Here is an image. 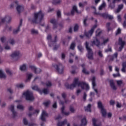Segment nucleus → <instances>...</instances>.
<instances>
[{
	"label": "nucleus",
	"instance_id": "1",
	"mask_svg": "<svg viewBox=\"0 0 126 126\" xmlns=\"http://www.w3.org/2000/svg\"><path fill=\"white\" fill-rule=\"evenodd\" d=\"M77 85L78 86H80L83 90L85 89V87L86 90H89L90 89L89 85H88V84L83 82H79L78 78H77L74 79L73 83L71 85H69L67 83L65 84L66 88L67 89H70L71 90H72L74 87H76Z\"/></svg>",
	"mask_w": 126,
	"mask_h": 126
},
{
	"label": "nucleus",
	"instance_id": "2",
	"mask_svg": "<svg viewBox=\"0 0 126 126\" xmlns=\"http://www.w3.org/2000/svg\"><path fill=\"white\" fill-rule=\"evenodd\" d=\"M34 18L32 20V23H41L43 18H44V14L42 13V11H40L38 13L34 14Z\"/></svg>",
	"mask_w": 126,
	"mask_h": 126
},
{
	"label": "nucleus",
	"instance_id": "3",
	"mask_svg": "<svg viewBox=\"0 0 126 126\" xmlns=\"http://www.w3.org/2000/svg\"><path fill=\"white\" fill-rule=\"evenodd\" d=\"M85 46L87 51H88V55H87L88 59H89V60H93V52H92V49L89 46V43L88 42H86Z\"/></svg>",
	"mask_w": 126,
	"mask_h": 126
},
{
	"label": "nucleus",
	"instance_id": "4",
	"mask_svg": "<svg viewBox=\"0 0 126 126\" xmlns=\"http://www.w3.org/2000/svg\"><path fill=\"white\" fill-rule=\"evenodd\" d=\"M53 66L56 68L58 73L60 74L63 73L64 67H63L62 63H59L58 64H53Z\"/></svg>",
	"mask_w": 126,
	"mask_h": 126
},
{
	"label": "nucleus",
	"instance_id": "5",
	"mask_svg": "<svg viewBox=\"0 0 126 126\" xmlns=\"http://www.w3.org/2000/svg\"><path fill=\"white\" fill-rule=\"evenodd\" d=\"M24 96H26V99L27 101H33L34 100V96H33V93L32 92L27 91L23 94Z\"/></svg>",
	"mask_w": 126,
	"mask_h": 126
},
{
	"label": "nucleus",
	"instance_id": "6",
	"mask_svg": "<svg viewBox=\"0 0 126 126\" xmlns=\"http://www.w3.org/2000/svg\"><path fill=\"white\" fill-rule=\"evenodd\" d=\"M97 107L100 110L102 116L105 118L107 116V110L104 108V106H103V104L101 101L97 102Z\"/></svg>",
	"mask_w": 126,
	"mask_h": 126
},
{
	"label": "nucleus",
	"instance_id": "7",
	"mask_svg": "<svg viewBox=\"0 0 126 126\" xmlns=\"http://www.w3.org/2000/svg\"><path fill=\"white\" fill-rule=\"evenodd\" d=\"M96 28H97V24H95L89 32H85L84 34L86 37H87V38H89L90 37H91V36L93 35V33H94V31L95 30V29H96Z\"/></svg>",
	"mask_w": 126,
	"mask_h": 126
},
{
	"label": "nucleus",
	"instance_id": "8",
	"mask_svg": "<svg viewBox=\"0 0 126 126\" xmlns=\"http://www.w3.org/2000/svg\"><path fill=\"white\" fill-rule=\"evenodd\" d=\"M94 13L95 15H100V16H102V17H103V18H108L109 20H112V19H113L114 18V17L113 16L110 15L108 14H107L106 13L101 14L99 12H96V11H95Z\"/></svg>",
	"mask_w": 126,
	"mask_h": 126
},
{
	"label": "nucleus",
	"instance_id": "9",
	"mask_svg": "<svg viewBox=\"0 0 126 126\" xmlns=\"http://www.w3.org/2000/svg\"><path fill=\"white\" fill-rule=\"evenodd\" d=\"M118 44L119 46H121L119 48V52H122L123 49H124V47H125V45H126V41H123V38L122 37H119L118 40Z\"/></svg>",
	"mask_w": 126,
	"mask_h": 126
},
{
	"label": "nucleus",
	"instance_id": "10",
	"mask_svg": "<svg viewBox=\"0 0 126 126\" xmlns=\"http://www.w3.org/2000/svg\"><path fill=\"white\" fill-rule=\"evenodd\" d=\"M47 40H49L50 41V42H49L48 45L49 46V47H52L53 45H52V44L53 43H56L57 40H58V36L56 35L55 37V39L54 41L52 40V36L50 34H49L47 36Z\"/></svg>",
	"mask_w": 126,
	"mask_h": 126
},
{
	"label": "nucleus",
	"instance_id": "11",
	"mask_svg": "<svg viewBox=\"0 0 126 126\" xmlns=\"http://www.w3.org/2000/svg\"><path fill=\"white\" fill-rule=\"evenodd\" d=\"M30 68H31L32 70H34V73H35V74H38V73H40V72H41L42 71L41 69L37 68L34 65H30Z\"/></svg>",
	"mask_w": 126,
	"mask_h": 126
},
{
	"label": "nucleus",
	"instance_id": "12",
	"mask_svg": "<svg viewBox=\"0 0 126 126\" xmlns=\"http://www.w3.org/2000/svg\"><path fill=\"white\" fill-rule=\"evenodd\" d=\"M81 125H77L76 124H74L73 126H85L87 125V121L86 120V117H84L81 120Z\"/></svg>",
	"mask_w": 126,
	"mask_h": 126
},
{
	"label": "nucleus",
	"instance_id": "13",
	"mask_svg": "<svg viewBox=\"0 0 126 126\" xmlns=\"http://www.w3.org/2000/svg\"><path fill=\"white\" fill-rule=\"evenodd\" d=\"M100 40H99V39H98V38H95V40L92 41V46H94V45L95 46H96L97 48L100 47Z\"/></svg>",
	"mask_w": 126,
	"mask_h": 126
},
{
	"label": "nucleus",
	"instance_id": "14",
	"mask_svg": "<svg viewBox=\"0 0 126 126\" xmlns=\"http://www.w3.org/2000/svg\"><path fill=\"white\" fill-rule=\"evenodd\" d=\"M6 21L7 23H9L11 21V17L9 16H5L4 18L1 19V23H3Z\"/></svg>",
	"mask_w": 126,
	"mask_h": 126
},
{
	"label": "nucleus",
	"instance_id": "15",
	"mask_svg": "<svg viewBox=\"0 0 126 126\" xmlns=\"http://www.w3.org/2000/svg\"><path fill=\"white\" fill-rule=\"evenodd\" d=\"M22 21H23V20L21 19L20 21L19 26L18 27L17 30H13V34H17V33L19 32V31H20V27L22 26Z\"/></svg>",
	"mask_w": 126,
	"mask_h": 126
},
{
	"label": "nucleus",
	"instance_id": "16",
	"mask_svg": "<svg viewBox=\"0 0 126 126\" xmlns=\"http://www.w3.org/2000/svg\"><path fill=\"white\" fill-rule=\"evenodd\" d=\"M50 23L53 25V29H56L58 28V21L55 19H52L50 20Z\"/></svg>",
	"mask_w": 126,
	"mask_h": 126
},
{
	"label": "nucleus",
	"instance_id": "17",
	"mask_svg": "<svg viewBox=\"0 0 126 126\" xmlns=\"http://www.w3.org/2000/svg\"><path fill=\"white\" fill-rule=\"evenodd\" d=\"M45 117H48V114L47 113V112H46V111H43L41 117V121H42V122L46 121V118Z\"/></svg>",
	"mask_w": 126,
	"mask_h": 126
},
{
	"label": "nucleus",
	"instance_id": "18",
	"mask_svg": "<svg viewBox=\"0 0 126 126\" xmlns=\"http://www.w3.org/2000/svg\"><path fill=\"white\" fill-rule=\"evenodd\" d=\"M10 110L12 113L13 118H15V117H16L17 113L16 112L14 111V105H11L10 107Z\"/></svg>",
	"mask_w": 126,
	"mask_h": 126
},
{
	"label": "nucleus",
	"instance_id": "19",
	"mask_svg": "<svg viewBox=\"0 0 126 126\" xmlns=\"http://www.w3.org/2000/svg\"><path fill=\"white\" fill-rule=\"evenodd\" d=\"M110 87H111L113 90H117V87L115 85V83L114 82V80H111L109 81Z\"/></svg>",
	"mask_w": 126,
	"mask_h": 126
},
{
	"label": "nucleus",
	"instance_id": "20",
	"mask_svg": "<svg viewBox=\"0 0 126 126\" xmlns=\"http://www.w3.org/2000/svg\"><path fill=\"white\" fill-rule=\"evenodd\" d=\"M23 10H24L23 6L19 5L17 6V11H18V13H20Z\"/></svg>",
	"mask_w": 126,
	"mask_h": 126
},
{
	"label": "nucleus",
	"instance_id": "21",
	"mask_svg": "<svg viewBox=\"0 0 126 126\" xmlns=\"http://www.w3.org/2000/svg\"><path fill=\"white\" fill-rule=\"evenodd\" d=\"M20 55V52L19 51H15L11 55V58H15L16 57H19Z\"/></svg>",
	"mask_w": 126,
	"mask_h": 126
},
{
	"label": "nucleus",
	"instance_id": "22",
	"mask_svg": "<svg viewBox=\"0 0 126 126\" xmlns=\"http://www.w3.org/2000/svg\"><path fill=\"white\" fill-rule=\"evenodd\" d=\"M65 124H67V120H66V119H65L63 122H59L57 124V126H64Z\"/></svg>",
	"mask_w": 126,
	"mask_h": 126
},
{
	"label": "nucleus",
	"instance_id": "23",
	"mask_svg": "<svg viewBox=\"0 0 126 126\" xmlns=\"http://www.w3.org/2000/svg\"><path fill=\"white\" fill-rule=\"evenodd\" d=\"M81 66L83 68L82 72L85 74H89V72L86 71V69H85V64H82Z\"/></svg>",
	"mask_w": 126,
	"mask_h": 126
},
{
	"label": "nucleus",
	"instance_id": "24",
	"mask_svg": "<svg viewBox=\"0 0 126 126\" xmlns=\"http://www.w3.org/2000/svg\"><path fill=\"white\" fill-rule=\"evenodd\" d=\"M61 113L63 115H65V116H68L69 115V112H64V106L63 105L61 108Z\"/></svg>",
	"mask_w": 126,
	"mask_h": 126
},
{
	"label": "nucleus",
	"instance_id": "25",
	"mask_svg": "<svg viewBox=\"0 0 126 126\" xmlns=\"http://www.w3.org/2000/svg\"><path fill=\"white\" fill-rule=\"evenodd\" d=\"M32 90H35L36 91H38L40 94H42V91L39 89L38 86H34L32 87Z\"/></svg>",
	"mask_w": 126,
	"mask_h": 126
},
{
	"label": "nucleus",
	"instance_id": "26",
	"mask_svg": "<svg viewBox=\"0 0 126 126\" xmlns=\"http://www.w3.org/2000/svg\"><path fill=\"white\" fill-rule=\"evenodd\" d=\"M97 121L96 120V119H95V118H93V126H102V124L101 123V122H100L98 124H96Z\"/></svg>",
	"mask_w": 126,
	"mask_h": 126
},
{
	"label": "nucleus",
	"instance_id": "27",
	"mask_svg": "<svg viewBox=\"0 0 126 126\" xmlns=\"http://www.w3.org/2000/svg\"><path fill=\"white\" fill-rule=\"evenodd\" d=\"M20 70L21 71H25L27 70V67H26V65L25 64H23L20 67Z\"/></svg>",
	"mask_w": 126,
	"mask_h": 126
},
{
	"label": "nucleus",
	"instance_id": "28",
	"mask_svg": "<svg viewBox=\"0 0 126 126\" xmlns=\"http://www.w3.org/2000/svg\"><path fill=\"white\" fill-rule=\"evenodd\" d=\"M126 62H123L122 63V72H126Z\"/></svg>",
	"mask_w": 126,
	"mask_h": 126
},
{
	"label": "nucleus",
	"instance_id": "29",
	"mask_svg": "<svg viewBox=\"0 0 126 126\" xmlns=\"http://www.w3.org/2000/svg\"><path fill=\"white\" fill-rule=\"evenodd\" d=\"M106 7V3L105 2H103L99 6L98 9L99 10H102L104 7Z\"/></svg>",
	"mask_w": 126,
	"mask_h": 126
},
{
	"label": "nucleus",
	"instance_id": "30",
	"mask_svg": "<svg viewBox=\"0 0 126 126\" xmlns=\"http://www.w3.org/2000/svg\"><path fill=\"white\" fill-rule=\"evenodd\" d=\"M62 2V0H53L52 3L56 5V4H59Z\"/></svg>",
	"mask_w": 126,
	"mask_h": 126
},
{
	"label": "nucleus",
	"instance_id": "31",
	"mask_svg": "<svg viewBox=\"0 0 126 126\" xmlns=\"http://www.w3.org/2000/svg\"><path fill=\"white\" fill-rule=\"evenodd\" d=\"M86 112H91V105L89 104L86 108L85 109Z\"/></svg>",
	"mask_w": 126,
	"mask_h": 126
},
{
	"label": "nucleus",
	"instance_id": "32",
	"mask_svg": "<svg viewBox=\"0 0 126 126\" xmlns=\"http://www.w3.org/2000/svg\"><path fill=\"white\" fill-rule=\"evenodd\" d=\"M62 97L65 101V103H67V100H66L65 98H66V94L65 93H63L62 94Z\"/></svg>",
	"mask_w": 126,
	"mask_h": 126
},
{
	"label": "nucleus",
	"instance_id": "33",
	"mask_svg": "<svg viewBox=\"0 0 126 126\" xmlns=\"http://www.w3.org/2000/svg\"><path fill=\"white\" fill-rule=\"evenodd\" d=\"M6 77V76L3 74L1 70H0V78H5Z\"/></svg>",
	"mask_w": 126,
	"mask_h": 126
},
{
	"label": "nucleus",
	"instance_id": "34",
	"mask_svg": "<svg viewBox=\"0 0 126 126\" xmlns=\"http://www.w3.org/2000/svg\"><path fill=\"white\" fill-rule=\"evenodd\" d=\"M44 93L45 95H47V94H49V91L47 89H44L42 91H41V94Z\"/></svg>",
	"mask_w": 126,
	"mask_h": 126
},
{
	"label": "nucleus",
	"instance_id": "35",
	"mask_svg": "<svg viewBox=\"0 0 126 126\" xmlns=\"http://www.w3.org/2000/svg\"><path fill=\"white\" fill-rule=\"evenodd\" d=\"M70 49L73 50H74V49H75V43L73 42L71 44Z\"/></svg>",
	"mask_w": 126,
	"mask_h": 126
},
{
	"label": "nucleus",
	"instance_id": "36",
	"mask_svg": "<svg viewBox=\"0 0 126 126\" xmlns=\"http://www.w3.org/2000/svg\"><path fill=\"white\" fill-rule=\"evenodd\" d=\"M50 104H51V101H50L43 103V104L45 106V107H48Z\"/></svg>",
	"mask_w": 126,
	"mask_h": 126
},
{
	"label": "nucleus",
	"instance_id": "37",
	"mask_svg": "<svg viewBox=\"0 0 126 126\" xmlns=\"http://www.w3.org/2000/svg\"><path fill=\"white\" fill-rule=\"evenodd\" d=\"M72 10H74V11L76 12V13H79V12H78V10H77V7H76L75 5H74L73 6Z\"/></svg>",
	"mask_w": 126,
	"mask_h": 126
},
{
	"label": "nucleus",
	"instance_id": "38",
	"mask_svg": "<svg viewBox=\"0 0 126 126\" xmlns=\"http://www.w3.org/2000/svg\"><path fill=\"white\" fill-rule=\"evenodd\" d=\"M32 74H29L28 75L27 79L26 80V82H27L28 81V80H30V79H31V78L32 77Z\"/></svg>",
	"mask_w": 126,
	"mask_h": 126
},
{
	"label": "nucleus",
	"instance_id": "39",
	"mask_svg": "<svg viewBox=\"0 0 126 126\" xmlns=\"http://www.w3.org/2000/svg\"><path fill=\"white\" fill-rule=\"evenodd\" d=\"M16 86L17 88H23V87H24L23 84H18L16 85Z\"/></svg>",
	"mask_w": 126,
	"mask_h": 126
},
{
	"label": "nucleus",
	"instance_id": "40",
	"mask_svg": "<svg viewBox=\"0 0 126 126\" xmlns=\"http://www.w3.org/2000/svg\"><path fill=\"white\" fill-rule=\"evenodd\" d=\"M78 28H79V27L78 26V25L76 24L74 27V32H76L78 30Z\"/></svg>",
	"mask_w": 126,
	"mask_h": 126
},
{
	"label": "nucleus",
	"instance_id": "41",
	"mask_svg": "<svg viewBox=\"0 0 126 126\" xmlns=\"http://www.w3.org/2000/svg\"><path fill=\"white\" fill-rule=\"evenodd\" d=\"M17 108L19 110H24V107L21 105H17Z\"/></svg>",
	"mask_w": 126,
	"mask_h": 126
},
{
	"label": "nucleus",
	"instance_id": "42",
	"mask_svg": "<svg viewBox=\"0 0 126 126\" xmlns=\"http://www.w3.org/2000/svg\"><path fill=\"white\" fill-rule=\"evenodd\" d=\"M107 42H109V38L104 39L103 43H101V45H106Z\"/></svg>",
	"mask_w": 126,
	"mask_h": 126
},
{
	"label": "nucleus",
	"instance_id": "43",
	"mask_svg": "<svg viewBox=\"0 0 126 126\" xmlns=\"http://www.w3.org/2000/svg\"><path fill=\"white\" fill-rule=\"evenodd\" d=\"M31 33L32 34H38V31L32 29L31 31Z\"/></svg>",
	"mask_w": 126,
	"mask_h": 126
},
{
	"label": "nucleus",
	"instance_id": "44",
	"mask_svg": "<svg viewBox=\"0 0 126 126\" xmlns=\"http://www.w3.org/2000/svg\"><path fill=\"white\" fill-rule=\"evenodd\" d=\"M24 124L25 126H27L28 125V121L26 119V118H24L23 119Z\"/></svg>",
	"mask_w": 126,
	"mask_h": 126
},
{
	"label": "nucleus",
	"instance_id": "45",
	"mask_svg": "<svg viewBox=\"0 0 126 126\" xmlns=\"http://www.w3.org/2000/svg\"><path fill=\"white\" fill-rule=\"evenodd\" d=\"M70 111L71 113H74V111H75V110H74V108H73V107L70 106V108H69Z\"/></svg>",
	"mask_w": 126,
	"mask_h": 126
},
{
	"label": "nucleus",
	"instance_id": "46",
	"mask_svg": "<svg viewBox=\"0 0 126 126\" xmlns=\"http://www.w3.org/2000/svg\"><path fill=\"white\" fill-rule=\"evenodd\" d=\"M57 16L58 18H60L61 17V16H62V13L61 12V11L60 10H58L57 11Z\"/></svg>",
	"mask_w": 126,
	"mask_h": 126
},
{
	"label": "nucleus",
	"instance_id": "47",
	"mask_svg": "<svg viewBox=\"0 0 126 126\" xmlns=\"http://www.w3.org/2000/svg\"><path fill=\"white\" fill-rule=\"evenodd\" d=\"M109 6L111 7V9L115 8V3H113L112 2V3L110 4Z\"/></svg>",
	"mask_w": 126,
	"mask_h": 126
},
{
	"label": "nucleus",
	"instance_id": "48",
	"mask_svg": "<svg viewBox=\"0 0 126 126\" xmlns=\"http://www.w3.org/2000/svg\"><path fill=\"white\" fill-rule=\"evenodd\" d=\"M121 31L122 30H121V29L119 28L116 32V35H119V34H121Z\"/></svg>",
	"mask_w": 126,
	"mask_h": 126
},
{
	"label": "nucleus",
	"instance_id": "49",
	"mask_svg": "<svg viewBox=\"0 0 126 126\" xmlns=\"http://www.w3.org/2000/svg\"><path fill=\"white\" fill-rule=\"evenodd\" d=\"M88 18L87 17L85 18V19L84 20V26H87V23H86V21H87Z\"/></svg>",
	"mask_w": 126,
	"mask_h": 126
},
{
	"label": "nucleus",
	"instance_id": "50",
	"mask_svg": "<svg viewBox=\"0 0 126 126\" xmlns=\"http://www.w3.org/2000/svg\"><path fill=\"white\" fill-rule=\"evenodd\" d=\"M46 85L48 87H50L52 86V83H51V82H50V81H48V82L46 83Z\"/></svg>",
	"mask_w": 126,
	"mask_h": 126
},
{
	"label": "nucleus",
	"instance_id": "51",
	"mask_svg": "<svg viewBox=\"0 0 126 126\" xmlns=\"http://www.w3.org/2000/svg\"><path fill=\"white\" fill-rule=\"evenodd\" d=\"M97 54L99 57H100V58H103V54H102V51H98Z\"/></svg>",
	"mask_w": 126,
	"mask_h": 126
},
{
	"label": "nucleus",
	"instance_id": "52",
	"mask_svg": "<svg viewBox=\"0 0 126 126\" xmlns=\"http://www.w3.org/2000/svg\"><path fill=\"white\" fill-rule=\"evenodd\" d=\"M86 97H87V94H86V93H84L83 97L84 101L86 100Z\"/></svg>",
	"mask_w": 126,
	"mask_h": 126
},
{
	"label": "nucleus",
	"instance_id": "53",
	"mask_svg": "<svg viewBox=\"0 0 126 126\" xmlns=\"http://www.w3.org/2000/svg\"><path fill=\"white\" fill-rule=\"evenodd\" d=\"M6 72L7 74H9V75H11V71L9 70V69H6Z\"/></svg>",
	"mask_w": 126,
	"mask_h": 126
},
{
	"label": "nucleus",
	"instance_id": "54",
	"mask_svg": "<svg viewBox=\"0 0 126 126\" xmlns=\"http://www.w3.org/2000/svg\"><path fill=\"white\" fill-rule=\"evenodd\" d=\"M110 105H111V106H114V105H115V101H114V100H111L110 101Z\"/></svg>",
	"mask_w": 126,
	"mask_h": 126
},
{
	"label": "nucleus",
	"instance_id": "55",
	"mask_svg": "<svg viewBox=\"0 0 126 126\" xmlns=\"http://www.w3.org/2000/svg\"><path fill=\"white\" fill-rule=\"evenodd\" d=\"M105 53H108V52H112V48H109L108 49L105 50Z\"/></svg>",
	"mask_w": 126,
	"mask_h": 126
},
{
	"label": "nucleus",
	"instance_id": "56",
	"mask_svg": "<svg viewBox=\"0 0 126 126\" xmlns=\"http://www.w3.org/2000/svg\"><path fill=\"white\" fill-rule=\"evenodd\" d=\"M9 43L10 44H11V45H13L15 43L14 40H13V39H11L9 41Z\"/></svg>",
	"mask_w": 126,
	"mask_h": 126
},
{
	"label": "nucleus",
	"instance_id": "57",
	"mask_svg": "<svg viewBox=\"0 0 126 126\" xmlns=\"http://www.w3.org/2000/svg\"><path fill=\"white\" fill-rule=\"evenodd\" d=\"M52 107H53V108H54V109H57V103L55 102V103H54V104L52 105Z\"/></svg>",
	"mask_w": 126,
	"mask_h": 126
},
{
	"label": "nucleus",
	"instance_id": "58",
	"mask_svg": "<svg viewBox=\"0 0 126 126\" xmlns=\"http://www.w3.org/2000/svg\"><path fill=\"white\" fill-rule=\"evenodd\" d=\"M118 21L119 22H121L122 21V17H121V15H119L117 17Z\"/></svg>",
	"mask_w": 126,
	"mask_h": 126
},
{
	"label": "nucleus",
	"instance_id": "59",
	"mask_svg": "<svg viewBox=\"0 0 126 126\" xmlns=\"http://www.w3.org/2000/svg\"><path fill=\"white\" fill-rule=\"evenodd\" d=\"M39 113H40V110H35L34 112L33 113V114L34 115V114H39Z\"/></svg>",
	"mask_w": 126,
	"mask_h": 126
},
{
	"label": "nucleus",
	"instance_id": "60",
	"mask_svg": "<svg viewBox=\"0 0 126 126\" xmlns=\"http://www.w3.org/2000/svg\"><path fill=\"white\" fill-rule=\"evenodd\" d=\"M124 7V5H123V4H120V5H119V6H118V8H119V9H120V10H122V9H123V8Z\"/></svg>",
	"mask_w": 126,
	"mask_h": 126
},
{
	"label": "nucleus",
	"instance_id": "61",
	"mask_svg": "<svg viewBox=\"0 0 126 126\" xmlns=\"http://www.w3.org/2000/svg\"><path fill=\"white\" fill-rule=\"evenodd\" d=\"M117 83L118 85H121V84H123V81H117Z\"/></svg>",
	"mask_w": 126,
	"mask_h": 126
},
{
	"label": "nucleus",
	"instance_id": "62",
	"mask_svg": "<svg viewBox=\"0 0 126 126\" xmlns=\"http://www.w3.org/2000/svg\"><path fill=\"white\" fill-rule=\"evenodd\" d=\"M113 58H115V59H117L118 58V53H115L113 56Z\"/></svg>",
	"mask_w": 126,
	"mask_h": 126
},
{
	"label": "nucleus",
	"instance_id": "63",
	"mask_svg": "<svg viewBox=\"0 0 126 126\" xmlns=\"http://www.w3.org/2000/svg\"><path fill=\"white\" fill-rule=\"evenodd\" d=\"M33 109H34V108L32 106H31L29 107V111H32Z\"/></svg>",
	"mask_w": 126,
	"mask_h": 126
},
{
	"label": "nucleus",
	"instance_id": "64",
	"mask_svg": "<svg viewBox=\"0 0 126 126\" xmlns=\"http://www.w3.org/2000/svg\"><path fill=\"white\" fill-rule=\"evenodd\" d=\"M123 27H126V21H124L123 24Z\"/></svg>",
	"mask_w": 126,
	"mask_h": 126
}]
</instances>
